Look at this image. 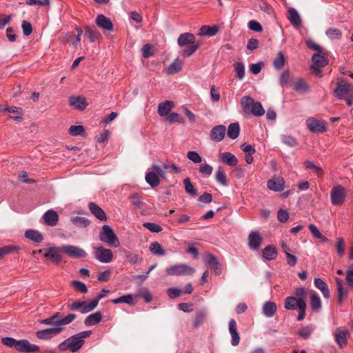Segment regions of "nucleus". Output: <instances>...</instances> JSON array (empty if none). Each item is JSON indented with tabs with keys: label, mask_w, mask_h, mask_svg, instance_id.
Instances as JSON below:
<instances>
[{
	"label": "nucleus",
	"mask_w": 353,
	"mask_h": 353,
	"mask_svg": "<svg viewBox=\"0 0 353 353\" xmlns=\"http://www.w3.org/2000/svg\"><path fill=\"white\" fill-rule=\"evenodd\" d=\"M239 124L238 123H232L228 126V136L232 139H235L239 137Z\"/></svg>",
	"instance_id": "43"
},
{
	"label": "nucleus",
	"mask_w": 353,
	"mask_h": 353,
	"mask_svg": "<svg viewBox=\"0 0 353 353\" xmlns=\"http://www.w3.org/2000/svg\"><path fill=\"white\" fill-rule=\"evenodd\" d=\"M187 157L194 163H199L202 161V158L197 152L189 151Z\"/></svg>",
	"instance_id": "63"
},
{
	"label": "nucleus",
	"mask_w": 353,
	"mask_h": 353,
	"mask_svg": "<svg viewBox=\"0 0 353 353\" xmlns=\"http://www.w3.org/2000/svg\"><path fill=\"white\" fill-rule=\"evenodd\" d=\"M62 252L68 254L69 256L81 259L87 256L86 252L81 248L74 245H63L61 246Z\"/></svg>",
	"instance_id": "10"
},
{
	"label": "nucleus",
	"mask_w": 353,
	"mask_h": 353,
	"mask_svg": "<svg viewBox=\"0 0 353 353\" xmlns=\"http://www.w3.org/2000/svg\"><path fill=\"white\" fill-rule=\"evenodd\" d=\"M71 221L74 225L78 227L86 228L90 225V221L85 217L74 216L72 217Z\"/></svg>",
	"instance_id": "48"
},
{
	"label": "nucleus",
	"mask_w": 353,
	"mask_h": 353,
	"mask_svg": "<svg viewBox=\"0 0 353 353\" xmlns=\"http://www.w3.org/2000/svg\"><path fill=\"white\" fill-rule=\"evenodd\" d=\"M131 205L137 209H141L143 206V202L141 197L137 193H133L129 196Z\"/></svg>",
	"instance_id": "47"
},
{
	"label": "nucleus",
	"mask_w": 353,
	"mask_h": 353,
	"mask_svg": "<svg viewBox=\"0 0 353 353\" xmlns=\"http://www.w3.org/2000/svg\"><path fill=\"white\" fill-rule=\"evenodd\" d=\"M294 295L296 299L305 301L307 290L303 288H296L294 290Z\"/></svg>",
	"instance_id": "64"
},
{
	"label": "nucleus",
	"mask_w": 353,
	"mask_h": 353,
	"mask_svg": "<svg viewBox=\"0 0 353 353\" xmlns=\"http://www.w3.org/2000/svg\"><path fill=\"white\" fill-rule=\"evenodd\" d=\"M288 19L292 25L296 28L301 26L300 15L294 8H291L288 10Z\"/></svg>",
	"instance_id": "30"
},
{
	"label": "nucleus",
	"mask_w": 353,
	"mask_h": 353,
	"mask_svg": "<svg viewBox=\"0 0 353 353\" xmlns=\"http://www.w3.org/2000/svg\"><path fill=\"white\" fill-rule=\"evenodd\" d=\"M207 316V312L205 310H198L196 313L195 318L193 322V327L198 328L199 326L203 325L205 321Z\"/></svg>",
	"instance_id": "35"
},
{
	"label": "nucleus",
	"mask_w": 353,
	"mask_h": 353,
	"mask_svg": "<svg viewBox=\"0 0 353 353\" xmlns=\"http://www.w3.org/2000/svg\"><path fill=\"white\" fill-rule=\"evenodd\" d=\"M95 258L101 263H108L112 261L113 253L111 250L102 246L94 248Z\"/></svg>",
	"instance_id": "8"
},
{
	"label": "nucleus",
	"mask_w": 353,
	"mask_h": 353,
	"mask_svg": "<svg viewBox=\"0 0 353 353\" xmlns=\"http://www.w3.org/2000/svg\"><path fill=\"white\" fill-rule=\"evenodd\" d=\"M112 302L114 304L125 303L129 304L130 305H135V302L134 301L133 296L130 294H128L122 296L119 298L113 299L112 301Z\"/></svg>",
	"instance_id": "46"
},
{
	"label": "nucleus",
	"mask_w": 353,
	"mask_h": 353,
	"mask_svg": "<svg viewBox=\"0 0 353 353\" xmlns=\"http://www.w3.org/2000/svg\"><path fill=\"white\" fill-rule=\"evenodd\" d=\"M165 272L169 276H190L194 274L195 270L185 263H179L168 268Z\"/></svg>",
	"instance_id": "6"
},
{
	"label": "nucleus",
	"mask_w": 353,
	"mask_h": 353,
	"mask_svg": "<svg viewBox=\"0 0 353 353\" xmlns=\"http://www.w3.org/2000/svg\"><path fill=\"white\" fill-rule=\"evenodd\" d=\"M338 292V303L341 304L343 299L347 295V290L343 288V281L339 278H336Z\"/></svg>",
	"instance_id": "41"
},
{
	"label": "nucleus",
	"mask_w": 353,
	"mask_h": 353,
	"mask_svg": "<svg viewBox=\"0 0 353 353\" xmlns=\"http://www.w3.org/2000/svg\"><path fill=\"white\" fill-rule=\"evenodd\" d=\"M332 203L334 205H341L345 200V190L341 185L334 186L331 191Z\"/></svg>",
	"instance_id": "12"
},
{
	"label": "nucleus",
	"mask_w": 353,
	"mask_h": 353,
	"mask_svg": "<svg viewBox=\"0 0 353 353\" xmlns=\"http://www.w3.org/2000/svg\"><path fill=\"white\" fill-rule=\"evenodd\" d=\"M141 52L144 58H148L154 54V48L150 44H145L141 48Z\"/></svg>",
	"instance_id": "62"
},
{
	"label": "nucleus",
	"mask_w": 353,
	"mask_h": 353,
	"mask_svg": "<svg viewBox=\"0 0 353 353\" xmlns=\"http://www.w3.org/2000/svg\"><path fill=\"white\" fill-rule=\"evenodd\" d=\"M310 306L312 311L318 312L322 307V303L319 295L313 290L310 292Z\"/></svg>",
	"instance_id": "23"
},
{
	"label": "nucleus",
	"mask_w": 353,
	"mask_h": 353,
	"mask_svg": "<svg viewBox=\"0 0 353 353\" xmlns=\"http://www.w3.org/2000/svg\"><path fill=\"white\" fill-rule=\"evenodd\" d=\"M138 296L143 299L146 303H150L152 299L150 290L146 288H140L138 290Z\"/></svg>",
	"instance_id": "52"
},
{
	"label": "nucleus",
	"mask_w": 353,
	"mask_h": 353,
	"mask_svg": "<svg viewBox=\"0 0 353 353\" xmlns=\"http://www.w3.org/2000/svg\"><path fill=\"white\" fill-rule=\"evenodd\" d=\"M145 181L152 188L158 186L160 183L159 175L155 172L150 171L145 175Z\"/></svg>",
	"instance_id": "37"
},
{
	"label": "nucleus",
	"mask_w": 353,
	"mask_h": 353,
	"mask_svg": "<svg viewBox=\"0 0 353 353\" xmlns=\"http://www.w3.org/2000/svg\"><path fill=\"white\" fill-rule=\"evenodd\" d=\"M69 104L79 110H83L88 106L86 99L83 96H72L69 98Z\"/></svg>",
	"instance_id": "17"
},
{
	"label": "nucleus",
	"mask_w": 353,
	"mask_h": 353,
	"mask_svg": "<svg viewBox=\"0 0 353 353\" xmlns=\"http://www.w3.org/2000/svg\"><path fill=\"white\" fill-rule=\"evenodd\" d=\"M314 285L323 294V296L328 299L330 296V292L327 284L320 278L314 279Z\"/></svg>",
	"instance_id": "29"
},
{
	"label": "nucleus",
	"mask_w": 353,
	"mask_h": 353,
	"mask_svg": "<svg viewBox=\"0 0 353 353\" xmlns=\"http://www.w3.org/2000/svg\"><path fill=\"white\" fill-rule=\"evenodd\" d=\"M229 331L232 336L231 343L233 346L239 345L240 337L237 332L236 322L234 319H231L229 322Z\"/></svg>",
	"instance_id": "20"
},
{
	"label": "nucleus",
	"mask_w": 353,
	"mask_h": 353,
	"mask_svg": "<svg viewBox=\"0 0 353 353\" xmlns=\"http://www.w3.org/2000/svg\"><path fill=\"white\" fill-rule=\"evenodd\" d=\"M294 90L297 92H306L308 91V85L303 79H299L294 83Z\"/></svg>",
	"instance_id": "51"
},
{
	"label": "nucleus",
	"mask_w": 353,
	"mask_h": 353,
	"mask_svg": "<svg viewBox=\"0 0 353 353\" xmlns=\"http://www.w3.org/2000/svg\"><path fill=\"white\" fill-rule=\"evenodd\" d=\"M183 65V61L179 59H176L168 67L167 72L168 74H174L181 70Z\"/></svg>",
	"instance_id": "39"
},
{
	"label": "nucleus",
	"mask_w": 353,
	"mask_h": 353,
	"mask_svg": "<svg viewBox=\"0 0 353 353\" xmlns=\"http://www.w3.org/2000/svg\"><path fill=\"white\" fill-rule=\"evenodd\" d=\"M2 343L9 347H14L20 352L32 353L39 351V347L32 344L26 339L17 340L11 337H4L1 339Z\"/></svg>",
	"instance_id": "2"
},
{
	"label": "nucleus",
	"mask_w": 353,
	"mask_h": 353,
	"mask_svg": "<svg viewBox=\"0 0 353 353\" xmlns=\"http://www.w3.org/2000/svg\"><path fill=\"white\" fill-rule=\"evenodd\" d=\"M234 70L236 77L242 80L245 76V66L243 63L238 62L234 64Z\"/></svg>",
	"instance_id": "53"
},
{
	"label": "nucleus",
	"mask_w": 353,
	"mask_h": 353,
	"mask_svg": "<svg viewBox=\"0 0 353 353\" xmlns=\"http://www.w3.org/2000/svg\"><path fill=\"white\" fill-rule=\"evenodd\" d=\"M85 34L90 42H95L102 38L101 34L96 29L95 27L86 26L84 28Z\"/></svg>",
	"instance_id": "21"
},
{
	"label": "nucleus",
	"mask_w": 353,
	"mask_h": 353,
	"mask_svg": "<svg viewBox=\"0 0 353 353\" xmlns=\"http://www.w3.org/2000/svg\"><path fill=\"white\" fill-rule=\"evenodd\" d=\"M199 46V43H194L192 45H190V46H189L188 48L184 49L181 53L184 56L190 57L196 51Z\"/></svg>",
	"instance_id": "57"
},
{
	"label": "nucleus",
	"mask_w": 353,
	"mask_h": 353,
	"mask_svg": "<svg viewBox=\"0 0 353 353\" xmlns=\"http://www.w3.org/2000/svg\"><path fill=\"white\" fill-rule=\"evenodd\" d=\"M215 179L219 183L224 186L228 185L226 175L223 168L219 167L216 170L215 173Z\"/></svg>",
	"instance_id": "44"
},
{
	"label": "nucleus",
	"mask_w": 353,
	"mask_h": 353,
	"mask_svg": "<svg viewBox=\"0 0 353 353\" xmlns=\"http://www.w3.org/2000/svg\"><path fill=\"white\" fill-rule=\"evenodd\" d=\"M285 59L282 52H279L274 59L273 65L275 68L281 69L285 64Z\"/></svg>",
	"instance_id": "50"
},
{
	"label": "nucleus",
	"mask_w": 353,
	"mask_h": 353,
	"mask_svg": "<svg viewBox=\"0 0 353 353\" xmlns=\"http://www.w3.org/2000/svg\"><path fill=\"white\" fill-rule=\"evenodd\" d=\"M3 110L9 112L11 114L10 115L11 119H13L16 121H21L22 119V110L20 108L15 106H7L1 108V105H0V111Z\"/></svg>",
	"instance_id": "26"
},
{
	"label": "nucleus",
	"mask_w": 353,
	"mask_h": 353,
	"mask_svg": "<svg viewBox=\"0 0 353 353\" xmlns=\"http://www.w3.org/2000/svg\"><path fill=\"white\" fill-rule=\"evenodd\" d=\"M241 103L245 112L250 111L257 117L262 116L265 113V110L261 103L254 101L250 97H243L241 99Z\"/></svg>",
	"instance_id": "5"
},
{
	"label": "nucleus",
	"mask_w": 353,
	"mask_h": 353,
	"mask_svg": "<svg viewBox=\"0 0 353 353\" xmlns=\"http://www.w3.org/2000/svg\"><path fill=\"white\" fill-rule=\"evenodd\" d=\"M61 252H62L61 247H51L46 250L44 256L52 263L57 264L62 260Z\"/></svg>",
	"instance_id": "13"
},
{
	"label": "nucleus",
	"mask_w": 353,
	"mask_h": 353,
	"mask_svg": "<svg viewBox=\"0 0 353 353\" xmlns=\"http://www.w3.org/2000/svg\"><path fill=\"white\" fill-rule=\"evenodd\" d=\"M220 160L230 166H234L238 163L236 157L228 152L221 153L220 154Z\"/></svg>",
	"instance_id": "32"
},
{
	"label": "nucleus",
	"mask_w": 353,
	"mask_h": 353,
	"mask_svg": "<svg viewBox=\"0 0 353 353\" xmlns=\"http://www.w3.org/2000/svg\"><path fill=\"white\" fill-rule=\"evenodd\" d=\"M248 246L251 250H256L261 246L263 237L259 232L256 231L251 232L248 235Z\"/></svg>",
	"instance_id": "14"
},
{
	"label": "nucleus",
	"mask_w": 353,
	"mask_h": 353,
	"mask_svg": "<svg viewBox=\"0 0 353 353\" xmlns=\"http://www.w3.org/2000/svg\"><path fill=\"white\" fill-rule=\"evenodd\" d=\"M268 187L270 190L280 192L284 189L285 181L283 178H273L268 181Z\"/></svg>",
	"instance_id": "19"
},
{
	"label": "nucleus",
	"mask_w": 353,
	"mask_h": 353,
	"mask_svg": "<svg viewBox=\"0 0 353 353\" xmlns=\"http://www.w3.org/2000/svg\"><path fill=\"white\" fill-rule=\"evenodd\" d=\"M305 301L298 299L295 296H288L285 299L284 307L288 310H294L300 306L301 302H305Z\"/></svg>",
	"instance_id": "28"
},
{
	"label": "nucleus",
	"mask_w": 353,
	"mask_h": 353,
	"mask_svg": "<svg viewBox=\"0 0 353 353\" xmlns=\"http://www.w3.org/2000/svg\"><path fill=\"white\" fill-rule=\"evenodd\" d=\"M72 287L76 291L81 293H86L88 292V288L85 283L79 281H74L72 282Z\"/></svg>",
	"instance_id": "60"
},
{
	"label": "nucleus",
	"mask_w": 353,
	"mask_h": 353,
	"mask_svg": "<svg viewBox=\"0 0 353 353\" xmlns=\"http://www.w3.org/2000/svg\"><path fill=\"white\" fill-rule=\"evenodd\" d=\"M104 297L105 294H98L97 296L92 302L89 303H87L85 301H83V305L82 306L81 312L82 314H85L93 310L98 305L99 301L103 299Z\"/></svg>",
	"instance_id": "24"
},
{
	"label": "nucleus",
	"mask_w": 353,
	"mask_h": 353,
	"mask_svg": "<svg viewBox=\"0 0 353 353\" xmlns=\"http://www.w3.org/2000/svg\"><path fill=\"white\" fill-rule=\"evenodd\" d=\"M150 250L154 254L157 255H165V251L162 246L157 241L151 243L150 246Z\"/></svg>",
	"instance_id": "49"
},
{
	"label": "nucleus",
	"mask_w": 353,
	"mask_h": 353,
	"mask_svg": "<svg viewBox=\"0 0 353 353\" xmlns=\"http://www.w3.org/2000/svg\"><path fill=\"white\" fill-rule=\"evenodd\" d=\"M95 23L103 30L112 31L114 29L112 21L103 14H99L95 19Z\"/></svg>",
	"instance_id": "15"
},
{
	"label": "nucleus",
	"mask_w": 353,
	"mask_h": 353,
	"mask_svg": "<svg viewBox=\"0 0 353 353\" xmlns=\"http://www.w3.org/2000/svg\"><path fill=\"white\" fill-rule=\"evenodd\" d=\"M312 61L314 62L313 65H316L317 67H324L327 64V59L321 54V52H317L313 54L312 56Z\"/></svg>",
	"instance_id": "42"
},
{
	"label": "nucleus",
	"mask_w": 353,
	"mask_h": 353,
	"mask_svg": "<svg viewBox=\"0 0 353 353\" xmlns=\"http://www.w3.org/2000/svg\"><path fill=\"white\" fill-rule=\"evenodd\" d=\"M195 42V37L193 34L185 32L181 34L178 38L177 43L180 46L192 45Z\"/></svg>",
	"instance_id": "25"
},
{
	"label": "nucleus",
	"mask_w": 353,
	"mask_h": 353,
	"mask_svg": "<svg viewBox=\"0 0 353 353\" xmlns=\"http://www.w3.org/2000/svg\"><path fill=\"white\" fill-rule=\"evenodd\" d=\"M25 236L36 243H41L43 240V235L38 230H28L26 231Z\"/></svg>",
	"instance_id": "38"
},
{
	"label": "nucleus",
	"mask_w": 353,
	"mask_h": 353,
	"mask_svg": "<svg viewBox=\"0 0 353 353\" xmlns=\"http://www.w3.org/2000/svg\"><path fill=\"white\" fill-rule=\"evenodd\" d=\"M91 334L92 331L90 330L81 332L61 343L58 346V349L61 352L69 350L72 352H76L85 343L83 339L89 337Z\"/></svg>",
	"instance_id": "1"
},
{
	"label": "nucleus",
	"mask_w": 353,
	"mask_h": 353,
	"mask_svg": "<svg viewBox=\"0 0 353 353\" xmlns=\"http://www.w3.org/2000/svg\"><path fill=\"white\" fill-rule=\"evenodd\" d=\"M173 107V103L170 101H165L159 104L158 113L160 116L164 117L169 114Z\"/></svg>",
	"instance_id": "34"
},
{
	"label": "nucleus",
	"mask_w": 353,
	"mask_h": 353,
	"mask_svg": "<svg viewBox=\"0 0 353 353\" xmlns=\"http://www.w3.org/2000/svg\"><path fill=\"white\" fill-rule=\"evenodd\" d=\"M102 319V314L101 312H97L88 316L84 323L87 326H92L97 325Z\"/></svg>",
	"instance_id": "33"
},
{
	"label": "nucleus",
	"mask_w": 353,
	"mask_h": 353,
	"mask_svg": "<svg viewBox=\"0 0 353 353\" xmlns=\"http://www.w3.org/2000/svg\"><path fill=\"white\" fill-rule=\"evenodd\" d=\"M77 318L75 314H69L65 316H63L60 312H56L52 316L42 319L40 322L44 325H50L63 327L72 323Z\"/></svg>",
	"instance_id": "3"
},
{
	"label": "nucleus",
	"mask_w": 353,
	"mask_h": 353,
	"mask_svg": "<svg viewBox=\"0 0 353 353\" xmlns=\"http://www.w3.org/2000/svg\"><path fill=\"white\" fill-rule=\"evenodd\" d=\"M276 311V305L271 301L265 302L263 306V313L267 317H272Z\"/></svg>",
	"instance_id": "36"
},
{
	"label": "nucleus",
	"mask_w": 353,
	"mask_h": 353,
	"mask_svg": "<svg viewBox=\"0 0 353 353\" xmlns=\"http://www.w3.org/2000/svg\"><path fill=\"white\" fill-rule=\"evenodd\" d=\"M213 168L208 164V163H203L200 165L199 168V172L201 174L205 176H210L212 173Z\"/></svg>",
	"instance_id": "58"
},
{
	"label": "nucleus",
	"mask_w": 353,
	"mask_h": 353,
	"mask_svg": "<svg viewBox=\"0 0 353 353\" xmlns=\"http://www.w3.org/2000/svg\"><path fill=\"white\" fill-rule=\"evenodd\" d=\"M336 249L337 251L338 254L340 256H342L344 255L345 253V241L344 239L341 237H339L336 240Z\"/></svg>",
	"instance_id": "55"
},
{
	"label": "nucleus",
	"mask_w": 353,
	"mask_h": 353,
	"mask_svg": "<svg viewBox=\"0 0 353 353\" xmlns=\"http://www.w3.org/2000/svg\"><path fill=\"white\" fill-rule=\"evenodd\" d=\"M262 255L265 260H273L277 256V250L275 246L268 245L262 250Z\"/></svg>",
	"instance_id": "31"
},
{
	"label": "nucleus",
	"mask_w": 353,
	"mask_h": 353,
	"mask_svg": "<svg viewBox=\"0 0 353 353\" xmlns=\"http://www.w3.org/2000/svg\"><path fill=\"white\" fill-rule=\"evenodd\" d=\"M334 96L340 99L353 97V87L349 83L339 82L334 90Z\"/></svg>",
	"instance_id": "7"
},
{
	"label": "nucleus",
	"mask_w": 353,
	"mask_h": 353,
	"mask_svg": "<svg viewBox=\"0 0 353 353\" xmlns=\"http://www.w3.org/2000/svg\"><path fill=\"white\" fill-rule=\"evenodd\" d=\"M43 217L45 223L50 226L56 225L59 219L57 213L53 210H48Z\"/></svg>",
	"instance_id": "27"
},
{
	"label": "nucleus",
	"mask_w": 353,
	"mask_h": 353,
	"mask_svg": "<svg viewBox=\"0 0 353 353\" xmlns=\"http://www.w3.org/2000/svg\"><path fill=\"white\" fill-rule=\"evenodd\" d=\"M99 237L100 241L106 243L109 246L117 248L120 245V242L117 236L111 227L108 225H104L102 227L101 230L99 232Z\"/></svg>",
	"instance_id": "4"
},
{
	"label": "nucleus",
	"mask_w": 353,
	"mask_h": 353,
	"mask_svg": "<svg viewBox=\"0 0 353 353\" xmlns=\"http://www.w3.org/2000/svg\"><path fill=\"white\" fill-rule=\"evenodd\" d=\"M218 30L219 28L217 26H203L200 28L199 34L201 36L212 37L215 35L218 32Z\"/></svg>",
	"instance_id": "40"
},
{
	"label": "nucleus",
	"mask_w": 353,
	"mask_h": 353,
	"mask_svg": "<svg viewBox=\"0 0 353 353\" xmlns=\"http://www.w3.org/2000/svg\"><path fill=\"white\" fill-rule=\"evenodd\" d=\"M282 142L289 146V147H295L298 145L296 139L290 135H283L281 137Z\"/></svg>",
	"instance_id": "54"
},
{
	"label": "nucleus",
	"mask_w": 353,
	"mask_h": 353,
	"mask_svg": "<svg viewBox=\"0 0 353 353\" xmlns=\"http://www.w3.org/2000/svg\"><path fill=\"white\" fill-rule=\"evenodd\" d=\"M63 330V327L55 326L53 327L37 331L36 332V336L39 339L48 340L52 338L54 336L61 333Z\"/></svg>",
	"instance_id": "9"
},
{
	"label": "nucleus",
	"mask_w": 353,
	"mask_h": 353,
	"mask_svg": "<svg viewBox=\"0 0 353 353\" xmlns=\"http://www.w3.org/2000/svg\"><path fill=\"white\" fill-rule=\"evenodd\" d=\"M143 226L152 232H160L161 231H162V228L160 225L155 224L154 223L146 222L143 224Z\"/></svg>",
	"instance_id": "61"
},
{
	"label": "nucleus",
	"mask_w": 353,
	"mask_h": 353,
	"mask_svg": "<svg viewBox=\"0 0 353 353\" xmlns=\"http://www.w3.org/2000/svg\"><path fill=\"white\" fill-rule=\"evenodd\" d=\"M225 132L226 128L223 125L214 126L210 131V139L212 141L219 142L224 139Z\"/></svg>",
	"instance_id": "16"
},
{
	"label": "nucleus",
	"mask_w": 353,
	"mask_h": 353,
	"mask_svg": "<svg viewBox=\"0 0 353 353\" xmlns=\"http://www.w3.org/2000/svg\"><path fill=\"white\" fill-rule=\"evenodd\" d=\"M68 132L72 136L81 135L84 132V128L83 125H72Z\"/></svg>",
	"instance_id": "56"
},
{
	"label": "nucleus",
	"mask_w": 353,
	"mask_h": 353,
	"mask_svg": "<svg viewBox=\"0 0 353 353\" xmlns=\"http://www.w3.org/2000/svg\"><path fill=\"white\" fill-rule=\"evenodd\" d=\"M127 261L134 265L140 264L142 261V258L138 254H128L126 256Z\"/></svg>",
	"instance_id": "59"
},
{
	"label": "nucleus",
	"mask_w": 353,
	"mask_h": 353,
	"mask_svg": "<svg viewBox=\"0 0 353 353\" xmlns=\"http://www.w3.org/2000/svg\"><path fill=\"white\" fill-rule=\"evenodd\" d=\"M88 208L92 214L94 215L100 221H105L107 220V216L105 215V212L95 203H90L88 205Z\"/></svg>",
	"instance_id": "22"
},
{
	"label": "nucleus",
	"mask_w": 353,
	"mask_h": 353,
	"mask_svg": "<svg viewBox=\"0 0 353 353\" xmlns=\"http://www.w3.org/2000/svg\"><path fill=\"white\" fill-rule=\"evenodd\" d=\"M306 125L310 131L315 133H323L327 130L324 121H319L314 118L307 119Z\"/></svg>",
	"instance_id": "11"
},
{
	"label": "nucleus",
	"mask_w": 353,
	"mask_h": 353,
	"mask_svg": "<svg viewBox=\"0 0 353 353\" xmlns=\"http://www.w3.org/2000/svg\"><path fill=\"white\" fill-rule=\"evenodd\" d=\"M349 334V332L345 329L341 327L336 329L334 333V337L336 342L341 348H343L347 345V338Z\"/></svg>",
	"instance_id": "18"
},
{
	"label": "nucleus",
	"mask_w": 353,
	"mask_h": 353,
	"mask_svg": "<svg viewBox=\"0 0 353 353\" xmlns=\"http://www.w3.org/2000/svg\"><path fill=\"white\" fill-rule=\"evenodd\" d=\"M184 188L185 192L192 196H196L197 195V190L194 187L190 178H185L183 180Z\"/></svg>",
	"instance_id": "45"
}]
</instances>
